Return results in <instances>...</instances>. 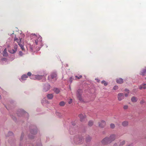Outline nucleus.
<instances>
[{
  "mask_svg": "<svg viewBox=\"0 0 146 146\" xmlns=\"http://www.w3.org/2000/svg\"><path fill=\"white\" fill-rule=\"evenodd\" d=\"M145 138L146 139V136L145 137Z\"/></svg>",
  "mask_w": 146,
  "mask_h": 146,
  "instance_id": "nucleus-56",
  "label": "nucleus"
},
{
  "mask_svg": "<svg viewBox=\"0 0 146 146\" xmlns=\"http://www.w3.org/2000/svg\"><path fill=\"white\" fill-rule=\"evenodd\" d=\"M72 125H75V123L74 122H72Z\"/></svg>",
  "mask_w": 146,
  "mask_h": 146,
  "instance_id": "nucleus-45",
  "label": "nucleus"
},
{
  "mask_svg": "<svg viewBox=\"0 0 146 146\" xmlns=\"http://www.w3.org/2000/svg\"><path fill=\"white\" fill-rule=\"evenodd\" d=\"M53 90L55 93L57 94L59 93L60 92V90L59 89L56 88H54V89Z\"/></svg>",
  "mask_w": 146,
  "mask_h": 146,
  "instance_id": "nucleus-28",
  "label": "nucleus"
},
{
  "mask_svg": "<svg viewBox=\"0 0 146 146\" xmlns=\"http://www.w3.org/2000/svg\"><path fill=\"white\" fill-rule=\"evenodd\" d=\"M31 134L28 135V137L31 139H33L34 138V135L36 134L37 132V130L36 129H32L31 130Z\"/></svg>",
  "mask_w": 146,
  "mask_h": 146,
  "instance_id": "nucleus-7",
  "label": "nucleus"
},
{
  "mask_svg": "<svg viewBox=\"0 0 146 146\" xmlns=\"http://www.w3.org/2000/svg\"><path fill=\"white\" fill-rule=\"evenodd\" d=\"M41 103L43 105H44L45 104L49 103V101L46 100L45 98H44L41 101Z\"/></svg>",
  "mask_w": 146,
  "mask_h": 146,
  "instance_id": "nucleus-18",
  "label": "nucleus"
},
{
  "mask_svg": "<svg viewBox=\"0 0 146 146\" xmlns=\"http://www.w3.org/2000/svg\"><path fill=\"white\" fill-rule=\"evenodd\" d=\"M1 95H0V99H1Z\"/></svg>",
  "mask_w": 146,
  "mask_h": 146,
  "instance_id": "nucleus-54",
  "label": "nucleus"
},
{
  "mask_svg": "<svg viewBox=\"0 0 146 146\" xmlns=\"http://www.w3.org/2000/svg\"><path fill=\"white\" fill-rule=\"evenodd\" d=\"M146 84H142L139 87V88L141 90L142 89H145L146 88Z\"/></svg>",
  "mask_w": 146,
  "mask_h": 146,
  "instance_id": "nucleus-23",
  "label": "nucleus"
},
{
  "mask_svg": "<svg viewBox=\"0 0 146 146\" xmlns=\"http://www.w3.org/2000/svg\"><path fill=\"white\" fill-rule=\"evenodd\" d=\"M31 73L30 72H28L27 74V76H30V77L32 76L31 75Z\"/></svg>",
  "mask_w": 146,
  "mask_h": 146,
  "instance_id": "nucleus-38",
  "label": "nucleus"
},
{
  "mask_svg": "<svg viewBox=\"0 0 146 146\" xmlns=\"http://www.w3.org/2000/svg\"><path fill=\"white\" fill-rule=\"evenodd\" d=\"M36 146H42V145L40 142L38 143L37 144Z\"/></svg>",
  "mask_w": 146,
  "mask_h": 146,
  "instance_id": "nucleus-37",
  "label": "nucleus"
},
{
  "mask_svg": "<svg viewBox=\"0 0 146 146\" xmlns=\"http://www.w3.org/2000/svg\"><path fill=\"white\" fill-rule=\"evenodd\" d=\"M28 76L27 75L24 74L21 76V79H20L19 80L21 82H22L23 81L26 80V78H28Z\"/></svg>",
  "mask_w": 146,
  "mask_h": 146,
  "instance_id": "nucleus-17",
  "label": "nucleus"
},
{
  "mask_svg": "<svg viewBox=\"0 0 146 146\" xmlns=\"http://www.w3.org/2000/svg\"><path fill=\"white\" fill-rule=\"evenodd\" d=\"M128 108V106H125L123 107V109L125 110L127 109Z\"/></svg>",
  "mask_w": 146,
  "mask_h": 146,
  "instance_id": "nucleus-40",
  "label": "nucleus"
},
{
  "mask_svg": "<svg viewBox=\"0 0 146 146\" xmlns=\"http://www.w3.org/2000/svg\"><path fill=\"white\" fill-rule=\"evenodd\" d=\"M96 80H97V82H100V80H99L98 79H96Z\"/></svg>",
  "mask_w": 146,
  "mask_h": 146,
  "instance_id": "nucleus-48",
  "label": "nucleus"
},
{
  "mask_svg": "<svg viewBox=\"0 0 146 146\" xmlns=\"http://www.w3.org/2000/svg\"><path fill=\"white\" fill-rule=\"evenodd\" d=\"M108 137H106L104 138L102 141V143L103 144H107L110 143Z\"/></svg>",
  "mask_w": 146,
  "mask_h": 146,
  "instance_id": "nucleus-9",
  "label": "nucleus"
},
{
  "mask_svg": "<svg viewBox=\"0 0 146 146\" xmlns=\"http://www.w3.org/2000/svg\"><path fill=\"white\" fill-rule=\"evenodd\" d=\"M12 118H13V120H15V117H14V118H13L12 117Z\"/></svg>",
  "mask_w": 146,
  "mask_h": 146,
  "instance_id": "nucleus-52",
  "label": "nucleus"
},
{
  "mask_svg": "<svg viewBox=\"0 0 146 146\" xmlns=\"http://www.w3.org/2000/svg\"><path fill=\"white\" fill-rule=\"evenodd\" d=\"M19 54L20 56H21L23 55V53L22 52H21V51H20L19 52Z\"/></svg>",
  "mask_w": 146,
  "mask_h": 146,
  "instance_id": "nucleus-39",
  "label": "nucleus"
},
{
  "mask_svg": "<svg viewBox=\"0 0 146 146\" xmlns=\"http://www.w3.org/2000/svg\"><path fill=\"white\" fill-rule=\"evenodd\" d=\"M70 134H72V133H71V132H70Z\"/></svg>",
  "mask_w": 146,
  "mask_h": 146,
  "instance_id": "nucleus-55",
  "label": "nucleus"
},
{
  "mask_svg": "<svg viewBox=\"0 0 146 146\" xmlns=\"http://www.w3.org/2000/svg\"><path fill=\"white\" fill-rule=\"evenodd\" d=\"M50 86L48 83L44 84L43 86V90L45 92L48 91L50 88Z\"/></svg>",
  "mask_w": 146,
  "mask_h": 146,
  "instance_id": "nucleus-10",
  "label": "nucleus"
},
{
  "mask_svg": "<svg viewBox=\"0 0 146 146\" xmlns=\"http://www.w3.org/2000/svg\"><path fill=\"white\" fill-rule=\"evenodd\" d=\"M17 46H18L17 44H15L13 48L9 50V52L12 54H14L17 51Z\"/></svg>",
  "mask_w": 146,
  "mask_h": 146,
  "instance_id": "nucleus-12",
  "label": "nucleus"
},
{
  "mask_svg": "<svg viewBox=\"0 0 146 146\" xmlns=\"http://www.w3.org/2000/svg\"><path fill=\"white\" fill-rule=\"evenodd\" d=\"M128 122L127 121H125L122 123V125L123 126L125 127L128 125Z\"/></svg>",
  "mask_w": 146,
  "mask_h": 146,
  "instance_id": "nucleus-27",
  "label": "nucleus"
},
{
  "mask_svg": "<svg viewBox=\"0 0 146 146\" xmlns=\"http://www.w3.org/2000/svg\"><path fill=\"white\" fill-rule=\"evenodd\" d=\"M2 58V57L0 56V64H1Z\"/></svg>",
  "mask_w": 146,
  "mask_h": 146,
  "instance_id": "nucleus-46",
  "label": "nucleus"
},
{
  "mask_svg": "<svg viewBox=\"0 0 146 146\" xmlns=\"http://www.w3.org/2000/svg\"><path fill=\"white\" fill-rule=\"evenodd\" d=\"M3 56H6L8 55V53L7 52V50L6 48H5L4 50L3 53Z\"/></svg>",
  "mask_w": 146,
  "mask_h": 146,
  "instance_id": "nucleus-25",
  "label": "nucleus"
},
{
  "mask_svg": "<svg viewBox=\"0 0 146 146\" xmlns=\"http://www.w3.org/2000/svg\"><path fill=\"white\" fill-rule=\"evenodd\" d=\"M69 82L71 83L72 82V78H70L69 80Z\"/></svg>",
  "mask_w": 146,
  "mask_h": 146,
  "instance_id": "nucleus-44",
  "label": "nucleus"
},
{
  "mask_svg": "<svg viewBox=\"0 0 146 146\" xmlns=\"http://www.w3.org/2000/svg\"><path fill=\"white\" fill-rule=\"evenodd\" d=\"M118 86H115L113 88V90H117L118 89Z\"/></svg>",
  "mask_w": 146,
  "mask_h": 146,
  "instance_id": "nucleus-36",
  "label": "nucleus"
},
{
  "mask_svg": "<svg viewBox=\"0 0 146 146\" xmlns=\"http://www.w3.org/2000/svg\"><path fill=\"white\" fill-rule=\"evenodd\" d=\"M110 128L111 129H114L115 127V125L113 123H111L110 124Z\"/></svg>",
  "mask_w": 146,
  "mask_h": 146,
  "instance_id": "nucleus-32",
  "label": "nucleus"
},
{
  "mask_svg": "<svg viewBox=\"0 0 146 146\" xmlns=\"http://www.w3.org/2000/svg\"><path fill=\"white\" fill-rule=\"evenodd\" d=\"M46 97L48 99L51 100L53 97V95L52 94H49L46 95Z\"/></svg>",
  "mask_w": 146,
  "mask_h": 146,
  "instance_id": "nucleus-20",
  "label": "nucleus"
},
{
  "mask_svg": "<svg viewBox=\"0 0 146 146\" xmlns=\"http://www.w3.org/2000/svg\"><path fill=\"white\" fill-rule=\"evenodd\" d=\"M106 125L105 121L104 120H101L99 122V126L101 127H104Z\"/></svg>",
  "mask_w": 146,
  "mask_h": 146,
  "instance_id": "nucleus-16",
  "label": "nucleus"
},
{
  "mask_svg": "<svg viewBox=\"0 0 146 146\" xmlns=\"http://www.w3.org/2000/svg\"><path fill=\"white\" fill-rule=\"evenodd\" d=\"M144 102H145V101L143 100H141L140 102V103L141 104H143L144 103Z\"/></svg>",
  "mask_w": 146,
  "mask_h": 146,
  "instance_id": "nucleus-43",
  "label": "nucleus"
},
{
  "mask_svg": "<svg viewBox=\"0 0 146 146\" xmlns=\"http://www.w3.org/2000/svg\"><path fill=\"white\" fill-rule=\"evenodd\" d=\"M82 90L81 89H78L77 92L76 96L77 97L79 100L81 102L83 101L82 98Z\"/></svg>",
  "mask_w": 146,
  "mask_h": 146,
  "instance_id": "nucleus-8",
  "label": "nucleus"
},
{
  "mask_svg": "<svg viewBox=\"0 0 146 146\" xmlns=\"http://www.w3.org/2000/svg\"><path fill=\"white\" fill-rule=\"evenodd\" d=\"M30 78L31 79L36 80V75H32L30 77Z\"/></svg>",
  "mask_w": 146,
  "mask_h": 146,
  "instance_id": "nucleus-29",
  "label": "nucleus"
},
{
  "mask_svg": "<svg viewBox=\"0 0 146 146\" xmlns=\"http://www.w3.org/2000/svg\"><path fill=\"white\" fill-rule=\"evenodd\" d=\"M17 113L19 116L25 117L26 119H27L29 117L28 113L22 109H18Z\"/></svg>",
  "mask_w": 146,
  "mask_h": 146,
  "instance_id": "nucleus-5",
  "label": "nucleus"
},
{
  "mask_svg": "<svg viewBox=\"0 0 146 146\" xmlns=\"http://www.w3.org/2000/svg\"><path fill=\"white\" fill-rule=\"evenodd\" d=\"M31 37H33V38H34L35 39V43L36 45H40V46H38L37 49V50H39L42 46L43 43L42 42V37L40 36L36 35L35 34H32L31 35Z\"/></svg>",
  "mask_w": 146,
  "mask_h": 146,
  "instance_id": "nucleus-1",
  "label": "nucleus"
},
{
  "mask_svg": "<svg viewBox=\"0 0 146 146\" xmlns=\"http://www.w3.org/2000/svg\"><path fill=\"white\" fill-rule=\"evenodd\" d=\"M42 79L43 81H45L46 80L45 76L44 75H36V80H40Z\"/></svg>",
  "mask_w": 146,
  "mask_h": 146,
  "instance_id": "nucleus-11",
  "label": "nucleus"
},
{
  "mask_svg": "<svg viewBox=\"0 0 146 146\" xmlns=\"http://www.w3.org/2000/svg\"><path fill=\"white\" fill-rule=\"evenodd\" d=\"M21 36L23 37H24V35L23 34H21Z\"/></svg>",
  "mask_w": 146,
  "mask_h": 146,
  "instance_id": "nucleus-50",
  "label": "nucleus"
},
{
  "mask_svg": "<svg viewBox=\"0 0 146 146\" xmlns=\"http://www.w3.org/2000/svg\"><path fill=\"white\" fill-rule=\"evenodd\" d=\"M125 143V141H123L121 142L120 144V145H122L124 144Z\"/></svg>",
  "mask_w": 146,
  "mask_h": 146,
  "instance_id": "nucleus-35",
  "label": "nucleus"
},
{
  "mask_svg": "<svg viewBox=\"0 0 146 146\" xmlns=\"http://www.w3.org/2000/svg\"><path fill=\"white\" fill-rule=\"evenodd\" d=\"M128 93H127V94H125V97H127L128 96Z\"/></svg>",
  "mask_w": 146,
  "mask_h": 146,
  "instance_id": "nucleus-47",
  "label": "nucleus"
},
{
  "mask_svg": "<svg viewBox=\"0 0 146 146\" xmlns=\"http://www.w3.org/2000/svg\"><path fill=\"white\" fill-rule=\"evenodd\" d=\"M76 144H81L84 141V139L81 136L76 135L71 139Z\"/></svg>",
  "mask_w": 146,
  "mask_h": 146,
  "instance_id": "nucleus-4",
  "label": "nucleus"
},
{
  "mask_svg": "<svg viewBox=\"0 0 146 146\" xmlns=\"http://www.w3.org/2000/svg\"><path fill=\"white\" fill-rule=\"evenodd\" d=\"M82 77V76L81 75V76H79L78 78V79H79L80 78H81Z\"/></svg>",
  "mask_w": 146,
  "mask_h": 146,
  "instance_id": "nucleus-49",
  "label": "nucleus"
},
{
  "mask_svg": "<svg viewBox=\"0 0 146 146\" xmlns=\"http://www.w3.org/2000/svg\"><path fill=\"white\" fill-rule=\"evenodd\" d=\"M65 103L63 101L59 103V105L61 106H63L65 105Z\"/></svg>",
  "mask_w": 146,
  "mask_h": 146,
  "instance_id": "nucleus-30",
  "label": "nucleus"
},
{
  "mask_svg": "<svg viewBox=\"0 0 146 146\" xmlns=\"http://www.w3.org/2000/svg\"><path fill=\"white\" fill-rule=\"evenodd\" d=\"M14 41H16L18 44L19 46L21 47V50L23 51H25V49L24 47V42L22 38L19 37V38L15 37L14 38Z\"/></svg>",
  "mask_w": 146,
  "mask_h": 146,
  "instance_id": "nucleus-3",
  "label": "nucleus"
},
{
  "mask_svg": "<svg viewBox=\"0 0 146 146\" xmlns=\"http://www.w3.org/2000/svg\"><path fill=\"white\" fill-rule=\"evenodd\" d=\"M128 146H132V144H131V145H128Z\"/></svg>",
  "mask_w": 146,
  "mask_h": 146,
  "instance_id": "nucleus-53",
  "label": "nucleus"
},
{
  "mask_svg": "<svg viewBox=\"0 0 146 146\" xmlns=\"http://www.w3.org/2000/svg\"><path fill=\"white\" fill-rule=\"evenodd\" d=\"M93 124V122L92 121H90L88 122V125L89 126H92Z\"/></svg>",
  "mask_w": 146,
  "mask_h": 146,
  "instance_id": "nucleus-31",
  "label": "nucleus"
},
{
  "mask_svg": "<svg viewBox=\"0 0 146 146\" xmlns=\"http://www.w3.org/2000/svg\"><path fill=\"white\" fill-rule=\"evenodd\" d=\"M7 61V59L5 58H3L2 57V60L1 62V64H3L6 62Z\"/></svg>",
  "mask_w": 146,
  "mask_h": 146,
  "instance_id": "nucleus-22",
  "label": "nucleus"
},
{
  "mask_svg": "<svg viewBox=\"0 0 146 146\" xmlns=\"http://www.w3.org/2000/svg\"><path fill=\"white\" fill-rule=\"evenodd\" d=\"M78 77H78L77 76H76V78H77L78 79Z\"/></svg>",
  "mask_w": 146,
  "mask_h": 146,
  "instance_id": "nucleus-51",
  "label": "nucleus"
},
{
  "mask_svg": "<svg viewBox=\"0 0 146 146\" xmlns=\"http://www.w3.org/2000/svg\"><path fill=\"white\" fill-rule=\"evenodd\" d=\"M78 117L80 118V121L81 122H84L85 121L86 117L85 115L80 114L78 115Z\"/></svg>",
  "mask_w": 146,
  "mask_h": 146,
  "instance_id": "nucleus-15",
  "label": "nucleus"
},
{
  "mask_svg": "<svg viewBox=\"0 0 146 146\" xmlns=\"http://www.w3.org/2000/svg\"><path fill=\"white\" fill-rule=\"evenodd\" d=\"M137 100V98L135 96L132 97L131 98V100L133 102H136Z\"/></svg>",
  "mask_w": 146,
  "mask_h": 146,
  "instance_id": "nucleus-24",
  "label": "nucleus"
},
{
  "mask_svg": "<svg viewBox=\"0 0 146 146\" xmlns=\"http://www.w3.org/2000/svg\"><path fill=\"white\" fill-rule=\"evenodd\" d=\"M116 82L119 84H121L123 82V80L121 78H119L117 79Z\"/></svg>",
  "mask_w": 146,
  "mask_h": 146,
  "instance_id": "nucleus-21",
  "label": "nucleus"
},
{
  "mask_svg": "<svg viewBox=\"0 0 146 146\" xmlns=\"http://www.w3.org/2000/svg\"><path fill=\"white\" fill-rule=\"evenodd\" d=\"M24 135V133L22 132L20 137V142L19 146H33V144L28 143L27 141H23Z\"/></svg>",
  "mask_w": 146,
  "mask_h": 146,
  "instance_id": "nucleus-2",
  "label": "nucleus"
},
{
  "mask_svg": "<svg viewBox=\"0 0 146 146\" xmlns=\"http://www.w3.org/2000/svg\"><path fill=\"white\" fill-rule=\"evenodd\" d=\"M116 135L114 134L111 135L109 137H108L110 143H111L115 139Z\"/></svg>",
  "mask_w": 146,
  "mask_h": 146,
  "instance_id": "nucleus-13",
  "label": "nucleus"
},
{
  "mask_svg": "<svg viewBox=\"0 0 146 146\" xmlns=\"http://www.w3.org/2000/svg\"><path fill=\"white\" fill-rule=\"evenodd\" d=\"M140 74L143 76L146 75V68L143 69L141 71Z\"/></svg>",
  "mask_w": 146,
  "mask_h": 146,
  "instance_id": "nucleus-19",
  "label": "nucleus"
},
{
  "mask_svg": "<svg viewBox=\"0 0 146 146\" xmlns=\"http://www.w3.org/2000/svg\"><path fill=\"white\" fill-rule=\"evenodd\" d=\"M117 97L118 100L121 101L124 99V95L123 93H119L117 94Z\"/></svg>",
  "mask_w": 146,
  "mask_h": 146,
  "instance_id": "nucleus-14",
  "label": "nucleus"
},
{
  "mask_svg": "<svg viewBox=\"0 0 146 146\" xmlns=\"http://www.w3.org/2000/svg\"><path fill=\"white\" fill-rule=\"evenodd\" d=\"M125 92H127L128 94L129 93V90L127 89H125Z\"/></svg>",
  "mask_w": 146,
  "mask_h": 146,
  "instance_id": "nucleus-41",
  "label": "nucleus"
},
{
  "mask_svg": "<svg viewBox=\"0 0 146 146\" xmlns=\"http://www.w3.org/2000/svg\"><path fill=\"white\" fill-rule=\"evenodd\" d=\"M57 79V74L56 72H53L48 76V80L52 82H54Z\"/></svg>",
  "mask_w": 146,
  "mask_h": 146,
  "instance_id": "nucleus-6",
  "label": "nucleus"
},
{
  "mask_svg": "<svg viewBox=\"0 0 146 146\" xmlns=\"http://www.w3.org/2000/svg\"><path fill=\"white\" fill-rule=\"evenodd\" d=\"M91 139V137L89 136L88 135L86 138V142H89Z\"/></svg>",
  "mask_w": 146,
  "mask_h": 146,
  "instance_id": "nucleus-26",
  "label": "nucleus"
},
{
  "mask_svg": "<svg viewBox=\"0 0 146 146\" xmlns=\"http://www.w3.org/2000/svg\"><path fill=\"white\" fill-rule=\"evenodd\" d=\"M102 83L104 84L105 86H106L108 85V83L104 80L102 81Z\"/></svg>",
  "mask_w": 146,
  "mask_h": 146,
  "instance_id": "nucleus-33",
  "label": "nucleus"
},
{
  "mask_svg": "<svg viewBox=\"0 0 146 146\" xmlns=\"http://www.w3.org/2000/svg\"><path fill=\"white\" fill-rule=\"evenodd\" d=\"M72 99H70V100L68 101V103L69 104H71L72 102Z\"/></svg>",
  "mask_w": 146,
  "mask_h": 146,
  "instance_id": "nucleus-42",
  "label": "nucleus"
},
{
  "mask_svg": "<svg viewBox=\"0 0 146 146\" xmlns=\"http://www.w3.org/2000/svg\"><path fill=\"white\" fill-rule=\"evenodd\" d=\"M13 135V133L12 132L9 131L8 133V135H6L7 136H8L11 135Z\"/></svg>",
  "mask_w": 146,
  "mask_h": 146,
  "instance_id": "nucleus-34",
  "label": "nucleus"
}]
</instances>
